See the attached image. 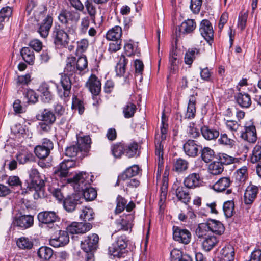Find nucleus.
Here are the masks:
<instances>
[{"instance_id":"nucleus-30","label":"nucleus","mask_w":261,"mask_h":261,"mask_svg":"<svg viewBox=\"0 0 261 261\" xmlns=\"http://www.w3.org/2000/svg\"><path fill=\"white\" fill-rule=\"evenodd\" d=\"M232 181L229 177H223L220 178L213 186V189L217 192L225 191L231 185Z\"/></svg>"},{"instance_id":"nucleus-20","label":"nucleus","mask_w":261,"mask_h":261,"mask_svg":"<svg viewBox=\"0 0 261 261\" xmlns=\"http://www.w3.org/2000/svg\"><path fill=\"white\" fill-rule=\"evenodd\" d=\"M69 241V237L66 231L60 230L58 237L51 238L49 244L54 247H59L66 245Z\"/></svg>"},{"instance_id":"nucleus-60","label":"nucleus","mask_w":261,"mask_h":261,"mask_svg":"<svg viewBox=\"0 0 261 261\" xmlns=\"http://www.w3.org/2000/svg\"><path fill=\"white\" fill-rule=\"evenodd\" d=\"M261 160V146L256 145L252 151L251 162L255 163Z\"/></svg>"},{"instance_id":"nucleus-22","label":"nucleus","mask_w":261,"mask_h":261,"mask_svg":"<svg viewBox=\"0 0 261 261\" xmlns=\"http://www.w3.org/2000/svg\"><path fill=\"white\" fill-rule=\"evenodd\" d=\"M258 192V187L249 185L247 187L244 195V201L245 204H252L255 199Z\"/></svg>"},{"instance_id":"nucleus-24","label":"nucleus","mask_w":261,"mask_h":261,"mask_svg":"<svg viewBox=\"0 0 261 261\" xmlns=\"http://www.w3.org/2000/svg\"><path fill=\"white\" fill-rule=\"evenodd\" d=\"M109 0H86L85 2V6L87 12L91 17V20L95 22V15L96 13V7L93 4H106Z\"/></svg>"},{"instance_id":"nucleus-27","label":"nucleus","mask_w":261,"mask_h":261,"mask_svg":"<svg viewBox=\"0 0 261 261\" xmlns=\"http://www.w3.org/2000/svg\"><path fill=\"white\" fill-rule=\"evenodd\" d=\"M173 188H176L175 195L179 201L185 204H187L190 201L191 199L190 194L184 187L174 185Z\"/></svg>"},{"instance_id":"nucleus-8","label":"nucleus","mask_w":261,"mask_h":261,"mask_svg":"<svg viewBox=\"0 0 261 261\" xmlns=\"http://www.w3.org/2000/svg\"><path fill=\"white\" fill-rule=\"evenodd\" d=\"M53 148V142L47 139H44L42 145H38L35 148L34 153L38 158L43 159L48 156Z\"/></svg>"},{"instance_id":"nucleus-58","label":"nucleus","mask_w":261,"mask_h":261,"mask_svg":"<svg viewBox=\"0 0 261 261\" xmlns=\"http://www.w3.org/2000/svg\"><path fill=\"white\" fill-rule=\"evenodd\" d=\"M247 175V167L243 166L237 170L236 179L239 180L241 183H243L246 180Z\"/></svg>"},{"instance_id":"nucleus-7","label":"nucleus","mask_w":261,"mask_h":261,"mask_svg":"<svg viewBox=\"0 0 261 261\" xmlns=\"http://www.w3.org/2000/svg\"><path fill=\"white\" fill-rule=\"evenodd\" d=\"M99 237L95 233L87 236L84 241L81 242V248L85 252L95 251L98 247Z\"/></svg>"},{"instance_id":"nucleus-3","label":"nucleus","mask_w":261,"mask_h":261,"mask_svg":"<svg viewBox=\"0 0 261 261\" xmlns=\"http://www.w3.org/2000/svg\"><path fill=\"white\" fill-rule=\"evenodd\" d=\"M170 168L166 166L164 171V175L162 180V185L160 188V200L159 201L160 212L163 213L165 208V203L166 201V197L168 187V176L169 174Z\"/></svg>"},{"instance_id":"nucleus-44","label":"nucleus","mask_w":261,"mask_h":261,"mask_svg":"<svg viewBox=\"0 0 261 261\" xmlns=\"http://www.w3.org/2000/svg\"><path fill=\"white\" fill-rule=\"evenodd\" d=\"M189 167V163L187 161L179 158L174 163L173 169L178 173L186 171Z\"/></svg>"},{"instance_id":"nucleus-17","label":"nucleus","mask_w":261,"mask_h":261,"mask_svg":"<svg viewBox=\"0 0 261 261\" xmlns=\"http://www.w3.org/2000/svg\"><path fill=\"white\" fill-rule=\"evenodd\" d=\"M234 255L235 251L233 246L227 244L220 250L218 258L220 261H233Z\"/></svg>"},{"instance_id":"nucleus-62","label":"nucleus","mask_w":261,"mask_h":261,"mask_svg":"<svg viewBox=\"0 0 261 261\" xmlns=\"http://www.w3.org/2000/svg\"><path fill=\"white\" fill-rule=\"evenodd\" d=\"M126 204V200L121 196H118L117 198V205L115 210L116 214L122 212L125 208Z\"/></svg>"},{"instance_id":"nucleus-49","label":"nucleus","mask_w":261,"mask_h":261,"mask_svg":"<svg viewBox=\"0 0 261 261\" xmlns=\"http://www.w3.org/2000/svg\"><path fill=\"white\" fill-rule=\"evenodd\" d=\"M199 54V50L197 48L189 49L185 56V63L187 65H191L196 57Z\"/></svg>"},{"instance_id":"nucleus-59","label":"nucleus","mask_w":261,"mask_h":261,"mask_svg":"<svg viewBox=\"0 0 261 261\" xmlns=\"http://www.w3.org/2000/svg\"><path fill=\"white\" fill-rule=\"evenodd\" d=\"M12 13V8L9 6L4 7L0 10V23L5 19L8 20Z\"/></svg>"},{"instance_id":"nucleus-52","label":"nucleus","mask_w":261,"mask_h":261,"mask_svg":"<svg viewBox=\"0 0 261 261\" xmlns=\"http://www.w3.org/2000/svg\"><path fill=\"white\" fill-rule=\"evenodd\" d=\"M18 247L22 249H30L33 245V242L29 238L21 237L17 241Z\"/></svg>"},{"instance_id":"nucleus-35","label":"nucleus","mask_w":261,"mask_h":261,"mask_svg":"<svg viewBox=\"0 0 261 261\" xmlns=\"http://www.w3.org/2000/svg\"><path fill=\"white\" fill-rule=\"evenodd\" d=\"M218 243V240L214 236L210 235L203 239L202 246L203 249L206 251L211 250Z\"/></svg>"},{"instance_id":"nucleus-21","label":"nucleus","mask_w":261,"mask_h":261,"mask_svg":"<svg viewBox=\"0 0 261 261\" xmlns=\"http://www.w3.org/2000/svg\"><path fill=\"white\" fill-rule=\"evenodd\" d=\"M86 86L94 95H98L101 91V83L94 74H92L89 77L86 83Z\"/></svg>"},{"instance_id":"nucleus-5","label":"nucleus","mask_w":261,"mask_h":261,"mask_svg":"<svg viewBox=\"0 0 261 261\" xmlns=\"http://www.w3.org/2000/svg\"><path fill=\"white\" fill-rule=\"evenodd\" d=\"M28 173L30 182L28 188L30 190H34L36 192L41 190L44 186V181L38 170L32 168Z\"/></svg>"},{"instance_id":"nucleus-45","label":"nucleus","mask_w":261,"mask_h":261,"mask_svg":"<svg viewBox=\"0 0 261 261\" xmlns=\"http://www.w3.org/2000/svg\"><path fill=\"white\" fill-rule=\"evenodd\" d=\"M93 210L88 207H83L80 211L79 217L84 221H91L93 219Z\"/></svg>"},{"instance_id":"nucleus-56","label":"nucleus","mask_w":261,"mask_h":261,"mask_svg":"<svg viewBox=\"0 0 261 261\" xmlns=\"http://www.w3.org/2000/svg\"><path fill=\"white\" fill-rule=\"evenodd\" d=\"M234 204L233 201H228L223 204V211L226 217L229 218L233 215Z\"/></svg>"},{"instance_id":"nucleus-57","label":"nucleus","mask_w":261,"mask_h":261,"mask_svg":"<svg viewBox=\"0 0 261 261\" xmlns=\"http://www.w3.org/2000/svg\"><path fill=\"white\" fill-rule=\"evenodd\" d=\"M75 63L76 69H77L79 74L87 67L88 62L85 56L79 57L77 60H75Z\"/></svg>"},{"instance_id":"nucleus-50","label":"nucleus","mask_w":261,"mask_h":261,"mask_svg":"<svg viewBox=\"0 0 261 261\" xmlns=\"http://www.w3.org/2000/svg\"><path fill=\"white\" fill-rule=\"evenodd\" d=\"M215 152L213 150L208 147L201 148V158L206 163L211 162L214 158Z\"/></svg>"},{"instance_id":"nucleus-12","label":"nucleus","mask_w":261,"mask_h":261,"mask_svg":"<svg viewBox=\"0 0 261 261\" xmlns=\"http://www.w3.org/2000/svg\"><path fill=\"white\" fill-rule=\"evenodd\" d=\"M55 44L58 46H65L69 42V36L63 29L55 28L53 33Z\"/></svg>"},{"instance_id":"nucleus-32","label":"nucleus","mask_w":261,"mask_h":261,"mask_svg":"<svg viewBox=\"0 0 261 261\" xmlns=\"http://www.w3.org/2000/svg\"><path fill=\"white\" fill-rule=\"evenodd\" d=\"M196 28V23L194 19H188L180 25V32L183 34L192 33Z\"/></svg>"},{"instance_id":"nucleus-13","label":"nucleus","mask_w":261,"mask_h":261,"mask_svg":"<svg viewBox=\"0 0 261 261\" xmlns=\"http://www.w3.org/2000/svg\"><path fill=\"white\" fill-rule=\"evenodd\" d=\"M75 165V162L72 160H65L60 163L59 166L55 170L54 174L56 177H66L68 176L69 169L73 167Z\"/></svg>"},{"instance_id":"nucleus-41","label":"nucleus","mask_w":261,"mask_h":261,"mask_svg":"<svg viewBox=\"0 0 261 261\" xmlns=\"http://www.w3.org/2000/svg\"><path fill=\"white\" fill-rule=\"evenodd\" d=\"M20 53L22 58L27 63L30 65L34 64L35 55L33 50L29 47H23Z\"/></svg>"},{"instance_id":"nucleus-31","label":"nucleus","mask_w":261,"mask_h":261,"mask_svg":"<svg viewBox=\"0 0 261 261\" xmlns=\"http://www.w3.org/2000/svg\"><path fill=\"white\" fill-rule=\"evenodd\" d=\"M122 34L121 27L116 25L110 29L106 34V38L109 40H121Z\"/></svg>"},{"instance_id":"nucleus-38","label":"nucleus","mask_w":261,"mask_h":261,"mask_svg":"<svg viewBox=\"0 0 261 261\" xmlns=\"http://www.w3.org/2000/svg\"><path fill=\"white\" fill-rule=\"evenodd\" d=\"M196 99L194 95H190L189 100V103L187 107L185 117L187 118H193L195 117L196 113Z\"/></svg>"},{"instance_id":"nucleus-25","label":"nucleus","mask_w":261,"mask_h":261,"mask_svg":"<svg viewBox=\"0 0 261 261\" xmlns=\"http://www.w3.org/2000/svg\"><path fill=\"white\" fill-rule=\"evenodd\" d=\"M38 91L44 102H48L52 99L53 96L50 90L49 83H42L39 86Z\"/></svg>"},{"instance_id":"nucleus-11","label":"nucleus","mask_w":261,"mask_h":261,"mask_svg":"<svg viewBox=\"0 0 261 261\" xmlns=\"http://www.w3.org/2000/svg\"><path fill=\"white\" fill-rule=\"evenodd\" d=\"M201 35L207 42L213 40L214 30L211 23L207 19L202 20L199 25Z\"/></svg>"},{"instance_id":"nucleus-53","label":"nucleus","mask_w":261,"mask_h":261,"mask_svg":"<svg viewBox=\"0 0 261 261\" xmlns=\"http://www.w3.org/2000/svg\"><path fill=\"white\" fill-rule=\"evenodd\" d=\"M136 110V106L134 103L128 102L123 108V113L125 118L133 117Z\"/></svg>"},{"instance_id":"nucleus-39","label":"nucleus","mask_w":261,"mask_h":261,"mask_svg":"<svg viewBox=\"0 0 261 261\" xmlns=\"http://www.w3.org/2000/svg\"><path fill=\"white\" fill-rule=\"evenodd\" d=\"M201 132L203 137L208 140L215 139L219 136V132L218 130L211 129L206 126H204L201 128Z\"/></svg>"},{"instance_id":"nucleus-14","label":"nucleus","mask_w":261,"mask_h":261,"mask_svg":"<svg viewBox=\"0 0 261 261\" xmlns=\"http://www.w3.org/2000/svg\"><path fill=\"white\" fill-rule=\"evenodd\" d=\"M81 200H83V198L79 194L68 196L64 200V207L67 212H71L75 210L77 204L82 202Z\"/></svg>"},{"instance_id":"nucleus-40","label":"nucleus","mask_w":261,"mask_h":261,"mask_svg":"<svg viewBox=\"0 0 261 261\" xmlns=\"http://www.w3.org/2000/svg\"><path fill=\"white\" fill-rule=\"evenodd\" d=\"M133 219V216L128 215L125 217V219L122 218L121 220H117V228L119 230H128L132 227Z\"/></svg>"},{"instance_id":"nucleus-33","label":"nucleus","mask_w":261,"mask_h":261,"mask_svg":"<svg viewBox=\"0 0 261 261\" xmlns=\"http://www.w3.org/2000/svg\"><path fill=\"white\" fill-rule=\"evenodd\" d=\"M210 231L221 235L224 232V227L219 221L211 219L207 221Z\"/></svg>"},{"instance_id":"nucleus-10","label":"nucleus","mask_w":261,"mask_h":261,"mask_svg":"<svg viewBox=\"0 0 261 261\" xmlns=\"http://www.w3.org/2000/svg\"><path fill=\"white\" fill-rule=\"evenodd\" d=\"M173 237L175 241L185 244L190 242L191 234L189 230L175 226H173Z\"/></svg>"},{"instance_id":"nucleus-36","label":"nucleus","mask_w":261,"mask_h":261,"mask_svg":"<svg viewBox=\"0 0 261 261\" xmlns=\"http://www.w3.org/2000/svg\"><path fill=\"white\" fill-rule=\"evenodd\" d=\"M65 74L72 76L74 73L78 72L76 69L75 57H68L66 61V65L64 68Z\"/></svg>"},{"instance_id":"nucleus-34","label":"nucleus","mask_w":261,"mask_h":261,"mask_svg":"<svg viewBox=\"0 0 261 261\" xmlns=\"http://www.w3.org/2000/svg\"><path fill=\"white\" fill-rule=\"evenodd\" d=\"M236 100L242 108H248L251 104L250 96L247 93H239L236 96Z\"/></svg>"},{"instance_id":"nucleus-61","label":"nucleus","mask_w":261,"mask_h":261,"mask_svg":"<svg viewBox=\"0 0 261 261\" xmlns=\"http://www.w3.org/2000/svg\"><path fill=\"white\" fill-rule=\"evenodd\" d=\"M7 183L12 188L21 187L22 182L17 176H10L8 177Z\"/></svg>"},{"instance_id":"nucleus-16","label":"nucleus","mask_w":261,"mask_h":261,"mask_svg":"<svg viewBox=\"0 0 261 261\" xmlns=\"http://www.w3.org/2000/svg\"><path fill=\"white\" fill-rule=\"evenodd\" d=\"M183 148L185 153L191 157L197 156L200 149L202 148L199 143L193 140H188L184 144Z\"/></svg>"},{"instance_id":"nucleus-1","label":"nucleus","mask_w":261,"mask_h":261,"mask_svg":"<svg viewBox=\"0 0 261 261\" xmlns=\"http://www.w3.org/2000/svg\"><path fill=\"white\" fill-rule=\"evenodd\" d=\"M168 118L164 112H162L160 133L155 135V154L158 162V170L156 172L157 179L161 176V172L164 168V147L168 137Z\"/></svg>"},{"instance_id":"nucleus-51","label":"nucleus","mask_w":261,"mask_h":261,"mask_svg":"<svg viewBox=\"0 0 261 261\" xmlns=\"http://www.w3.org/2000/svg\"><path fill=\"white\" fill-rule=\"evenodd\" d=\"M208 170L213 175H218L223 171V166L220 162H214L209 165Z\"/></svg>"},{"instance_id":"nucleus-28","label":"nucleus","mask_w":261,"mask_h":261,"mask_svg":"<svg viewBox=\"0 0 261 261\" xmlns=\"http://www.w3.org/2000/svg\"><path fill=\"white\" fill-rule=\"evenodd\" d=\"M52 23L53 18L49 15L47 16L38 29V32L42 37L46 38L48 36Z\"/></svg>"},{"instance_id":"nucleus-9","label":"nucleus","mask_w":261,"mask_h":261,"mask_svg":"<svg viewBox=\"0 0 261 261\" xmlns=\"http://www.w3.org/2000/svg\"><path fill=\"white\" fill-rule=\"evenodd\" d=\"M80 18V13L75 11L62 9L58 15V19L62 24H67L69 21L77 22Z\"/></svg>"},{"instance_id":"nucleus-4","label":"nucleus","mask_w":261,"mask_h":261,"mask_svg":"<svg viewBox=\"0 0 261 261\" xmlns=\"http://www.w3.org/2000/svg\"><path fill=\"white\" fill-rule=\"evenodd\" d=\"M71 77L64 73L61 76L60 84L56 85L58 94L61 98H66L70 95L72 85Z\"/></svg>"},{"instance_id":"nucleus-15","label":"nucleus","mask_w":261,"mask_h":261,"mask_svg":"<svg viewBox=\"0 0 261 261\" xmlns=\"http://www.w3.org/2000/svg\"><path fill=\"white\" fill-rule=\"evenodd\" d=\"M92 225L89 223L73 222L67 227V231L71 234L84 233L90 230Z\"/></svg>"},{"instance_id":"nucleus-54","label":"nucleus","mask_w":261,"mask_h":261,"mask_svg":"<svg viewBox=\"0 0 261 261\" xmlns=\"http://www.w3.org/2000/svg\"><path fill=\"white\" fill-rule=\"evenodd\" d=\"M112 152L115 158H120L125 154V145L123 143H117L112 147Z\"/></svg>"},{"instance_id":"nucleus-6","label":"nucleus","mask_w":261,"mask_h":261,"mask_svg":"<svg viewBox=\"0 0 261 261\" xmlns=\"http://www.w3.org/2000/svg\"><path fill=\"white\" fill-rule=\"evenodd\" d=\"M240 137L245 141L250 143H254L256 141V127L251 121L245 123L244 129L241 131Z\"/></svg>"},{"instance_id":"nucleus-42","label":"nucleus","mask_w":261,"mask_h":261,"mask_svg":"<svg viewBox=\"0 0 261 261\" xmlns=\"http://www.w3.org/2000/svg\"><path fill=\"white\" fill-rule=\"evenodd\" d=\"M207 223H202L199 224L196 229V234L199 239H204L209 236L210 231Z\"/></svg>"},{"instance_id":"nucleus-48","label":"nucleus","mask_w":261,"mask_h":261,"mask_svg":"<svg viewBox=\"0 0 261 261\" xmlns=\"http://www.w3.org/2000/svg\"><path fill=\"white\" fill-rule=\"evenodd\" d=\"M139 172V167L137 165H133L128 168L121 175L120 178L122 180H126L127 178H130L137 175Z\"/></svg>"},{"instance_id":"nucleus-18","label":"nucleus","mask_w":261,"mask_h":261,"mask_svg":"<svg viewBox=\"0 0 261 261\" xmlns=\"http://www.w3.org/2000/svg\"><path fill=\"white\" fill-rule=\"evenodd\" d=\"M184 184L188 188L194 189L202 185V179L199 173H192L184 179Z\"/></svg>"},{"instance_id":"nucleus-2","label":"nucleus","mask_w":261,"mask_h":261,"mask_svg":"<svg viewBox=\"0 0 261 261\" xmlns=\"http://www.w3.org/2000/svg\"><path fill=\"white\" fill-rule=\"evenodd\" d=\"M93 175L86 172H80L72 178L68 179V182L72 184L76 191L83 192L82 195L86 201H92L97 196L96 191L91 187H88L93 181Z\"/></svg>"},{"instance_id":"nucleus-64","label":"nucleus","mask_w":261,"mask_h":261,"mask_svg":"<svg viewBox=\"0 0 261 261\" xmlns=\"http://www.w3.org/2000/svg\"><path fill=\"white\" fill-rule=\"evenodd\" d=\"M248 17V14L247 13H241L238 18V28L241 30H243L246 24L247 19Z\"/></svg>"},{"instance_id":"nucleus-47","label":"nucleus","mask_w":261,"mask_h":261,"mask_svg":"<svg viewBox=\"0 0 261 261\" xmlns=\"http://www.w3.org/2000/svg\"><path fill=\"white\" fill-rule=\"evenodd\" d=\"M37 254L41 259L47 260L51 258L53 254V251L50 248L43 246L38 249Z\"/></svg>"},{"instance_id":"nucleus-26","label":"nucleus","mask_w":261,"mask_h":261,"mask_svg":"<svg viewBox=\"0 0 261 261\" xmlns=\"http://www.w3.org/2000/svg\"><path fill=\"white\" fill-rule=\"evenodd\" d=\"M77 146L80 149V152L84 155L90 148L91 139L89 136L83 137H77Z\"/></svg>"},{"instance_id":"nucleus-55","label":"nucleus","mask_w":261,"mask_h":261,"mask_svg":"<svg viewBox=\"0 0 261 261\" xmlns=\"http://www.w3.org/2000/svg\"><path fill=\"white\" fill-rule=\"evenodd\" d=\"M218 142L219 144L227 146L230 148L233 147L235 144V141L228 138L226 134H221L218 140Z\"/></svg>"},{"instance_id":"nucleus-29","label":"nucleus","mask_w":261,"mask_h":261,"mask_svg":"<svg viewBox=\"0 0 261 261\" xmlns=\"http://www.w3.org/2000/svg\"><path fill=\"white\" fill-rule=\"evenodd\" d=\"M33 223L34 218L31 215H22L15 220L16 225L23 228L31 227L33 225Z\"/></svg>"},{"instance_id":"nucleus-63","label":"nucleus","mask_w":261,"mask_h":261,"mask_svg":"<svg viewBox=\"0 0 261 261\" xmlns=\"http://www.w3.org/2000/svg\"><path fill=\"white\" fill-rule=\"evenodd\" d=\"M80 152V149L77 145H72L66 148L65 150L66 155L69 157L75 156Z\"/></svg>"},{"instance_id":"nucleus-43","label":"nucleus","mask_w":261,"mask_h":261,"mask_svg":"<svg viewBox=\"0 0 261 261\" xmlns=\"http://www.w3.org/2000/svg\"><path fill=\"white\" fill-rule=\"evenodd\" d=\"M178 58L179 55H178L176 49H173L171 51L169 55L170 69V71L173 73L175 72L177 68Z\"/></svg>"},{"instance_id":"nucleus-19","label":"nucleus","mask_w":261,"mask_h":261,"mask_svg":"<svg viewBox=\"0 0 261 261\" xmlns=\"http://www.w3.org/2000/svg\"><path fill=\"white\" fill-rule=\"evenodd\" d=\"M38 219L42 223L51 224L57 222L59 217L54 211H44L38 214Z\"/></svg>"},{"instance_id":"nucleus-37","label":"nucleus","mask_w":261,"mask_h":261,"mask_svg":"<svg viewBox=\"0 0 261 261\" xmlns=\"http://www.w3.org/2000/svg\"><path fill=\"white\" fill-rule=\"evenodd\" d=\"M139 147L137 143L133 142L125 145V155L129 158L138 156Z\"/></svg>"},{"instance_id":"nucleus-46","label":"nucleus","mask_w":261,"mask_h":261,"mask_svg":"<svg viewBox=\"0 0 261 261\" xmlns=\"http://www.w3.org/2000/svg\"><path fill=\"white\" fill-rule=\"evenodd\" d=\"M33 155L27 150L19 152L16 155V159L20 164H24L33 160Z\"/></svg>"},{"instance_id":"nucleus-23","label":"nucleus","mask_w":261,"mask_h":261,"mask_svg":"<svg viewBox=\"0 0 261 261\" xmlns=\"http://www.w3.org/2000/svg\"><path fill=\"white\" fill-rule=\"evenodd\" d=\"M36 119L49 124H54L56 120L55 114L50 110L44 109L40 111L36 116Z\"/></svg>"}]
</instances>
